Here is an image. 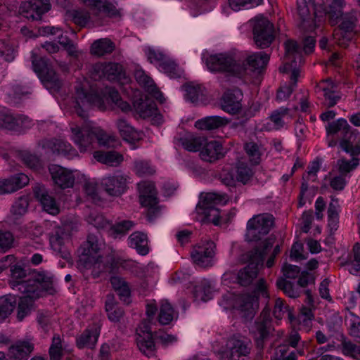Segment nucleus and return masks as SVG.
Masks as SVG:
<instances>
[{
  "label": "nucleus",
  "mask_w": 360,
  "mask_h": 360,
  "mask_svg": "<svg viewBox=\"0 0 360 360\" xmlns=\"http://www.w3.org/2000/svg\"><path fill=\"white\" fill-rule=\"evenodd\" d=\"M112 105L123 112L131 110L130 105L122 101L118 91L112 87H105L101 94L93 91L86 93L83 89L77 90L75 110L77 115L83 119L87 117V111L91 108L104 111L113 108Z\"/></svg>",
  "instance_id": "1"
},
{
  "label": "nucleus",
  "mask_w": 360,
  "mask_h": 360,
  "mask_svg": "<svg viewBox=\"0 0 360 360\" xmlns=\"http://www.w3.org/2000/svg\"><path fill=\"white\" fill-rule=\"evenodd\" d=\"M90 6L91 13L85 9H76L69 12L72 21L79 27L89 23L103 25L107 17L117 16L119 13L115 6L108 0H81Z\"/></svg>",
  "instance_id": "2"
},
{
  "label": "nucleus",
  "mask_w": 360,
  "mask_h": 360,
  "mask_svg": "<svg viewBox=\"0 0 360 360\" xmlns=\"http://www.w3.org/2000/svg\"><path fill=\"white\" fill-rule=\"evenodd\" d=\"M206 65L211 72L238 77H242L247 71L243 56L236 50L210 55L206 59Z\"/></svg>",
  "instance_id": "3"
},
{
  "label": "nucleus",
  "mask_w": 360,
  "mask_h": 360,
  "mask_svg": "<svg viewBox=\"0 0 360 360\" xmlns=\"http://www.w3.org/2000/svg\"><path fill=\"white\" fill-rule=\"evenodd\" d=\"M70 129L71 140L82 153L86 151L95 140L103 146H108L111 141V137L103 129L90 122H85L82 127L71 122Z\"/></svg>",
  "instance_id": "4"
},
{
  "label": "nucleus",
  "mask_w": 360,
  "mask_h": 360,
  "mask_svg": "<svg viewBox=\"0 0 360 360\" xmlns=\"http://www.w3.org/2000/svg\"><path fill=\"white\" fill-rule=\"evenodd\" d=\"M285 54L283 65L280 68V71L290 72L291 85L281 86L276 95L278 101H285L291 95L293 86L296 85L297 78L300 76V70L297 68V63H302V51L297 44L292 40H288L285 43Z\"/></svg>",
  "instance_id": "5"
},
{
  "label": "nucleus",
  "mask_w": 360,
  "mask_h": 360,
  "mask_svg": "<svg viewBox=\"0 0 360 360\" xmlns=\"http://www.w3.org/2000/svg\"><path fill=\"white\" fill-rule=\"evenodd\" d=\"M275 238L270 236L254 250L245 255L246 261L248 262L247 266L240 270L238 273V282L241 285H248L257 277L258 266L262 265L264 255L267 250L272 247Z\"/></svg>",
  "instance_id": "6"
},
{
  "label": "nucleus",
  "mask_w": 360,
  "mask_h": 360,
  "mask_svg": "<svg viewBox=\"0 0 360 360\" xmlns=\"http://www.w3.org/2000/svg\"><path fill=\"white\" fill-rule=\"evenodd\" d=\"M103 244L95 236H89L81 247V253L78 259L79 266L85 269H92V273L95 275L104 271L106 264L103 261Z\"/></svg>",
  "instance_id": "7"
},
{
  "label": "nucleus",
  "mask_w": 360,
  "mask_h": 360,
  "mask_svg": "<svg viewBox=\"0 0 360 360\" xmlns=\"http://www.w3.org/2000/svg\"><path fill=\"white\" fill-rule=\"evenodd\" d=\"M26 276L25 271L19 265H13L11 267L10 285L13 289H17L21 292L34 293L37 295L38 289H46L49 285V278L41 274L32 276L26 281L22 278Z\"/></svg>",
  "instance_id": "8"
},
{
  "label": "nucleus",
  "mask_w": 360,
  "mask_h": 360,
  "mask_svg": "<svg viewBox=\"0 0 360 360\" xmlns=\"http://www.w3.org/2000/svg\"><path fill=\"white\" fill-rule=\"evenodd\" d=\"M268 297L266 284L263 279L259 280L255 290L252 293H244L235 297L233 307L240 311L247 319H252L259 307L258 297Z\"/></svg>",
  "instance_id": "9"
},
{
  "label": "nucleus",
  "mask_w": 360,
  "mask_h": 360,
  "mask_svg": "<svg viewBox=\"0 0 360 360\" xmlns=\"http://www.w3.org/2000/svg\"><path fill=\"white\" fill-rule=\"evenodd\" d=\"M229 200L226 194L207 193L201 195L198 204V212L204 215V221L218 225L220 222V212L216 207L217 205H225Z\"/></svg>",
  "instance_id": "10"
},
{
  "label": "nucleus",
  "mask_w": 360,
  "mask_h": 360,
  "mask_svg": "<svg viewBox=\"0 0 360 360\" xmlns=\"http://www.w3.org/2000/svg\"><path fill=\"white\" fill-rule=\"evenodd\" d=\"M346 5L345 0H319L314 5L315 22L322 21L328 16L330 24L335 25L342 17L343 8Z\"/></svg>",
  "instance_id": "11"
},
{
  "label": "nucleus",
  "mask_w": 360,
  "mask_h": 360,
  "mask_svg": "<svg viewBox=\"0 0 360 360\" xmlns=\"http://www.w3.org/2000/svg\"><path fill=\"white\" fill-rule=\"evenodd\" d=\"M341 148L352 156L351 160L341 158L337 161V168L339 174L349 179L350 172L354 171L359 165L360 140L354 143L349 139H345L340 142Z\"/></svg>",
  "instance_id": "12"
},
{
  "label": "nucleus",
  "mask_w": 360,
  "mask_h": 360,
  "mask_svg": "<svg viewBox=\"0 0 360 360\" xmlns=\"http://www.w3.org/2000/svg\"><path fill=\"white\" fill-rule=\"evenodd\" d=\"M274 224V217L269 214L254 216L247 224L246 239L248 241L262 240L269 233Z\"/></svg>",
  "instance_id": "13"
},
{
  "label": "nucleus",
  "mask_w": 360,
  "mask_h": 360,
  "mask_svg": "<svg viewBox=\"0 0 360 360\" xmlns=\"http://www.w3.org/2000/svg\"><path fill=\"white\" fill-rule=\"evenodd\" d=\"M253 37L257 47H268L274 39V26L264 17H256L253 23Z\"/></svg>",
  "instance_id": "14"
},
{
  "label": "nucleus",
  "mask_w": 360,
  "mask_h": 360,
  "mask_svg": "<svg viewBox=\"0 0 360 360\" xmlns=\"http://www.w3.org/2000/svg\"><path fill=\"white\" fill-rule=\"evenodd\" d=\"M271 330L269 313L264 310L251 328V333L253 335L257 349L260 350L264 349L265 342L270 335Z\"/></svg>",
  "instance_id": "15"
},
{
  "label": "nucleus",
  "mask_w": 360,
  "mask_h": 360,
  "mask_svg": "<svg viewBox=\"0 0 360 360\" xmlns=\"http://www.w3.org/2000/svg\"><path fill=\"white\" fill-rule=\"evenodd\" d=\"M122 74V66L116 63H97L91 69V76L95 80L105 78L117 81L121 79Z\"/></svg>",
  "instance_id": "16"
},
{
  "label": "nucleus",
  "mask_w": 360,
  "mask_h": 360,
  "mask_svg": "<svg viewBox=\"0 0 360 360\" xmlns=\"http://www.w3.org/2000/svg\"><path fill=\"white\" fill-rule=\"evenodd\" d=\"M215 245L212 241H206L194 247L191 257L200 267L207 268L213 265Z\"/></svg>",
  "instance_id": "17"
},
{
  "label": "nucleus",
  "mask_w": 360,
  "mask_h": 360,
  "mask_svg": "<svg viewBox=\"0 0 360 360\" xmlns=\"http://www.w3.org/2000/svg\"><path fill=\"white\" fill-rule=\"evenodd\" d=\"M101 184L109 195L118 197L127 191V176L116 173L103 177Z\"/></svg>",
  "instance_id": "18"
},
{
  "label": "nucleus",
  "mask_w": 360,
  "mask_h": 360,
  "mask_svg": "<svg viewBox=\"0 0 360 360\" xmlns=\"http://www.w3.org/2000/svg\"><path fill=\"white\" fill-rule=\"evenodd\" d=\"M51 8L49 0H30L20 6L21 14L28 20H39Z\"/></svg>",
  "instance_id": "19"
},
{
  "label": "nucleus",
  "mask_w": 360,
  "mask_h": 360,
  "mask_svg": "<svg viewBox=\"0 0 360 360\" xmlns=\"http://www.w3.org/2000/svg\"><path fill=\"white\" fill-rule=\"evenodd\" d=\"M41 67L38 65L37 60H33V69L41 79L47 88L58 89L60 87L62 82L56 72L50 68L46 60H40Z\"/></svg>",
  "instance_id": "20"
},
{
  "label": "nucleus",
  "mask_w": 360,
  "mask_h": 360,
  "mask_svg": "<svg viewBox=\"0 0 360 360\" xmlns=\"http://www.w3.org/2000/svg\"><path fill=\"white\" fill-rule=\"evenodd\" d=\"M242 96L241 91L238 89L226 91L221 100V109L231 115L239 113L242 108Z\"/></svg>",
  "instance_id": "21"
},
{
  "label": "nucleus",
  "mask_w": 360,
  "mask_h": 360,
  "mask_svg": "<svg viewBox=\"0 0 360 360\" xmlns=\"http://www.w3.org/2000/svg\"><path fill=\"white\" fill-rule=\"evenodd\" d=\"M200 155L202 160L214 162L225 155V150L220 141L217 140L207 141L205 139Z\"/></svg>",
  "instance_id": "22"
},
{
  "label": "nucleus",
  "mask_w": 360,
  "mask_h": 360,
  "mask_svg": "<svg viewBox=\"0 0 360 360\" xmlns=\"http://www.w3.org/2000/svg\"><path fill=\"white\" fill-rule=\"evenodd\" d=\"M316 92L324 97V103L328 108L334 106L340 98L336 86L330 79L319 82L316 86Z\"/></svg>",
  "instance_id": "23"
},
{
  "label": "nucleus",
  "mask_w": 360,
  "mask_h": 360,
  "mask_svg": "<svg viewBox=\"0 0 360 360\" xmlns=\"http://www.w3.org/2000/svg\"><path fill=\"white\" fill-rule=\"evenodd\" d=\"M326 131L328 137L333 138L334 135L339 132L343 134L344 137L342 140L347 139H349L351 142L354 143L356 136V131L352 130V127L347 123V121L344 118H340L335 121L328 122L326 125Z\"/></svg>",
  "instance_id": "24"
},
{
  "label": "nucleus",
  "mask_w": 360,
  "mask_h": 360,
  "mask_svg": "<svg viewBox=\"0 0 360 360\" xmlns=\"http://www.w3.org/2000/svg\"><path fill=\"white\" fill-rule=\"evenodd\" d=\"M49 172L54 183L61 188L72 187L75 182L72 172L58 165L49 167Z\"/></svg>",
  "instance_id": "25"
},
{
  "label": "nucleus",
  "mask_w": 360,
  "mask_h": 360,
  "mask_svg": "<svg viewBox=\"0 0 360 360\" xmlns=\"http://www.w3.org/2000/svg\"><path fill=\"white\" fill-rule=\"evenodd\" d=\"M227 345L230 360H245L251 351V343L245 340L231 338Z\"/></svg>",
  "instance_id": "26"
},
{
  "label": "nucleus",
  "mask_w": 360,
  "mask_h": 360,
  "mask_svg": "<svg viewBox=\"0 0 360 360\" xmlns=\"http://www.w3.org/2000/svg\"><path fill=\"white\" fill-rule=\"evenodd\" d=\"M138 188L141 205L150 209H155L158 204V199L154 184L150 181H141L138 184Z\"/></svg>",
  "instance_id": "27"
},
{
  "label": "nucleus",
  "mask_w": 360,
  "mask_h": 360,
  "mask_svg": "<svg viewBox=\"0 0 360 360\" xmlns=\"http://www.w3.org/2000/svg\"><path fill=\"white\" fill-rule=\"evenodd\" d=\"M34 195L40 202L43 209L48 213L56 215L59 213V205L55 198L44 186H37L34 188Z\"/></svg>",
  "instance_id": "28"
},
{
  "label": "nucleus",
  "mask_w": 360,
  "mask_h": 360,
  "mask_svg": "<svg viewBox=\"0 0 360 360\" xmlns=\"http://www.w3.org/2000/svg\"><path fill=\"white\" fill-rule=\"evenodd\" d=\"M101 328L98 324H94L86 328L76 338V345L78 348L83 349L85 347L94 348L98 341L100 335Z\"/></svg>",
  "instance_id": "29"
},
{
  "label": "nucleus",
  "mask_w": 360,
  "mask_h": 360,
  "mask_svg": "<svg viewBox=\"0 0 360 360\" xmlns=\"http://www.w3.org/2000/svg\"><path fill=\"white\" fill-rule=\"evenodd\" d=\"M134 77L136 82L143 86L149 94L160 103H163L165 98L162 94L154 84L153 79L146 74V72L140 68H137L134 71Z\"/></svg>",
  "instance_id": "30"
},
{
  "label": "nucleus",
  "mask_w": 360,
  "mask_h": 360,
  "mask_svg": "<svg viewBox=\"0 0 360 360\" xmlns=\"http://www.w3.org/2000/svg\"><path fill=\"white\" fill-rule=\"evenodd\" d=\"M137 331L143 333V335H141L139 332H138V338L136 339L137 345L140 351L146 356H152L155 351V343L153 339L150 329L148 325H144V330H142L141 328H139Z\"/></svg>",
  "instance_id": "31"
},
{
  "label": "nucleus",
  "mask_w": 360,
  "mask_h": 360,
  "mask_svg": "<svg viewBox=\"0 0 360 360\" xmlns=\"http://www.w3.org/2000/svg\"><path fill=\"white\" fill-rule=\"evenodd\" d=\"M128 245L136 250L141 255H146L150 251L148 239L144 233L136 231L128 238Z\"/></svg>",
  "instance_id": "32"
},
{
  "label": "nucleus",
  "mask_w": 360,
  "mask_h": 360,
  "mask_svg": "<svg viewBox=\"0 0 360 360\" xmlns=\"http://www.w3.org/2000/svg\"><path fill=\"white\" fill-rule=\"evenodd\" d=\"M116 125L120 136L126 141L130 143H134L141 139V132L135 129L127 122V120L119 119L116 122Z\"/></svg>",
  "instance_id": "33"
},
{
  "label": "nucleus",
  "mask_w": 360,
  "mask_h": 360,
  "mask_svg": "<svg viewBox=\"0 0 360 360\" xmlns=\"http://www.w3.org/2000/svg\"><path fill=\"white\" fill-rule=\"evenodd\" d=\"M46 145L53 153L64 155L68 159H72L77 156V150L66 141L56 139L48 141Z\"/></svg>",
  "instance_id": "34"
},
{
  "label": "nucleus",
  "mask_w": 360,
  "mask_h": 360,
  "mask_svg": "<svg viewBox=\"0 0 360 360\" xmlns=\"http://www.w3.org/2000/svg\"><path fill=\"white\" fill-rule=\"evenodd\" d=\"M94 158L98 162L111 167H117L124 160L123 155L115 150L96 151L94 153Z\"/></svg>",
  "instance_id": "35"
},
{
  "label": "nucleus",
  "mask_w": 360,
  "mask_h": 360,
  "mask_svg": "<svg viewBox=\"0 0 360 360\" xmlns=\"http://www.w3.org/2000/svg\"><path fill=\"white\" fill-rule=\"evenodd\" d=\"M42 290L38 289L36 296L34 293L22 292L25 295L20 297L18 307L17 318L19 321H22L30 314L33 300L41 296Z\"/></svg>",
  "instance_id": "36"
},
{
  "label": "nucleus",
  "mask_w": 360,
  "mask_h": 360,
  "mask_svg": "<svg viewBox=\"0 0 360 360\" xmlns=\"http://www.w3.org/2000/svg\"><path fill=\"white\" fill-rule=\"evenodd\" d=\"M115 49V43L108 38H101L93 42L91 53L98 57L111 53Z\"/></svg>",
  "instance_id": "37"
},
{
  "label": "nucleus",
  "mask_w": 360,
  "mask_h": 360,
  "mask_svg": "<svg viewBox=\"0 0 360 360\" xmlns=\"http://www.w3.org/2000/svg\"><path fill=\"white\" fill-rule=\"evenodd\" d=\"M228 120L219 116H210L195 122L196 128L201 130H212L227 124Z\"/></svg>",
  "instance_id": "38"
},
{
  "label": "nucleus",
  "mask_w": 360,
  "mask_h": 360,
  "mask_svg": "<svg viewBox=\"0 0 360 360\" xmlns=\"http://www.w3.org/2000/svg\"><path fill=\"white\" fill-rule=\"evenodd\" d=\"M32 345L27 342H18L9 347L8 356L11 359L21 360L32 351Z\"/></svg>",
  "instance_id": "39"
},
{
  "label": "nucleus",
  "mask_w": 360,
  "mask_h": 360,
  "mask_svg": "<svg viewBox=\"0 0 360 360\" xmlns=\"http://www.w3.org/2000/svg\"><path fill=\"white\" fill-rule=\"evenodd\" d=\"M244 150L252 164L258 165L261 162V157L264 151L261 143L249 141L244 144Z\"/></svg>",
  "instance_id": "40"
},
{
  "label": "nucleus",
  "mask_w": 360,
  "mask_h": 360,
  "mask_svg": "<svg viewBox=\"0 0 360 360\" xmlns=\"http://www.w3.org/2000/svg\"><path fill=\"white\" fill-rule=\"evenodd\" d=\"M134 106L136 112L143 118L149 117L155 115L158 110L155 102L147 98L136 101Z\"/></svg>",
  "instance_id": "41"
},
{
  "label": "nucleus",
  "mask_w": 360,
  "mask_h": 360,
  "mask_svg": "<svg viewBox=\"0 0 360 360\" xmlns=\"http://www.w3.org/2000/svg\"><path fill=\"white\" fill-rule=\"evenodd\" d=\"M243 58H245L243 57ZM269 60V56L264 52L254 53L246 58L247 64L252 70H261L267 65ZM245 59H244V62Z\"/></svg>",
  "instance_id": "42"
},
{
  "label": "nucleus",
  "mask_w": 360,
  "mask_h": 360,
  "mask_svg": "<svg viewBox=\"0 0 360 360\" xmlns=\"http://www.w3.org/2000/svg\"><path fill=\"white\" fill-rule=\"evenodd\" d=\"M176 318L177 313L174 311L171 304L167 300H162L160 302L159 322L162 325H167Z\"/></svg>",
  "instance_id": "43"
},
{
  "label": "nucleus",
  "mask_w": 360,
  "mask_h": 360,
  "mask_svg": "<svg viewBox=\"0 0 360 360\" xmlns=\"http://www.w3.org/2000/svg\"><path fill=\"white\" fill-rule=\"evenodd\" d=\"M110 283L113 289L117 292L121 300L129 302L130 297V288L128 283L119 276H112Z\"/></svg>",
  "instance_id": "44"
},
{
  "label": "nucleus",
  "mask_w": 360,
  "mask_h": 360,
  "mask_svg": "<svg viewBox=\"0 0 360 360\" xmlns=\"http://www.w3.org/2000/svg\"><path fill=\"white\" fill-rule=\"evenodd\" d=\"M17 297L7 295L0 297V322L6 319L16 306Z\"/></svg>",
  "instance_id": "45"
},
{
  "label": "nucleus",
  "mask_w": 360,
  "mask_h": 360,
  "mask_svg": "<svg viewBox=\"0 0 360 360\" xmlns=\"http://www.w3.org/2000/svg\"><path fill=\"white\" fill-rule=\"evenodd\" d=\"M108 317L112 322H118L124 315V311L114 300L112 295H108L105 302Z\"/></svg>",
  "instance_id": "46"
},
{
  "label": "nucleus",
  "mask_w": 360,
  "mask_h": 360,
  "mask_svg": "<svg viewBox=\"0 0 360 360\" xmlns=\"http://www.w3.org/2000/svg\"><path fill=\"white\" fill-rule=\"evenodd\" d=\"M66 236L63 229L60 227L54 226V229L49 234V242L51 248L58 252L62 251L63 246L65 243V238Z\"/></svg>",
  "instance_id": "47"
},
{
  "label": "nucleus",
  "mask_w": 360,
  "mask_h": 360,
  "mask_svg": "<svg viewBox=\"0 0 360 360\" xmlns=\"http://www.w3.org/2000/svg\"><path fill=\"white\" fill-rule=\"evenodd\" d=\"M194 297L195 300L206 302L212 297V288L209 281H202L194 289Z\"/></svg>",
  "instance_id": "48"
},
{
  "label": "nucleus",
  "mask_w": 360,
  "mask_h": 360,
  "mask_svg": "<svg viewBox=\"0 0 360 360\" xmlns=\"http://www.w3.org/2000/svg\"><path fill=\"white\" fill-rule=\"evenodd\" d=\"M16 122V115H13L8 110H0V128L15 131L18 126Z\"/></svg>",
  "instance_id": "49"
},
{
  "label": "nucleus",
  "mask_w": 360,
  "mask_h": 360,
  "mask_svg": "<svg viewBox=\"0 0 360 360\" xmlns=\"http://www.w3.org/2000/svg\"><path fill=\"white\" fill-rule=\"evenodd\" d=\"M205 88L200 84H188L186 86V98L191 102L196 103L202 100Z\"/></svg>",
  "instance_id": "50"
},
{
  "label": "nucleus",
  "mask_w": 360,
  "mask_h": 360,
  "mask_svg": "<svg viewBox=\"0 0 360 360\" xmlns=\"http://www.w3.org/2000/svg\"><path fill=\"white\" fill-rule=\"evenodd\" d=\"M349 334L360 343V318L350 313L346 318Z\"/></svg>",
  "instance_id": "51"
},
{
  "label": "nucleus",
  "mask_w": 360,
  "mask_h": 360,
  "mask_svg": "<svg viewBox=\"0 0 360 360\" xmlns=\"http://www.w3.org/2000/svg\"><path fill=\"white\" fill-rule=\"evenodd\" d=\"M205 139L202 136H190L186 138L183 142V147L190 152H196L202 149Z\"/></svg>",
  "instance_id": "52"
},
{
  "label": "nucleus",
  "mask_w": 360,
  "mask_h": 360,
  "mask_svg": "<svg viewBox=\"0 0 360 360\" xmlns=\"http://www.w3.org/2000/svg\"><path fill=\"white\" fill-rule=\"evenodd\" d=\"M134 170L139 176L151 175L155 172V169L150 162L143 160L134 161Z\"/></svg>",
  "instance_id": "53"
},
{
  "label": "nucleus",
  "mask_w": 360,
  "mask_h": 360,
  "mask_svg": "<svg viewBox=\"0 0 360 360\" xmlns=\"http://www.w3.org/2000/svg\"><path fill=\"white\" fill-rule=\"evenodd\" d=\"M288 347L287 345H280L276 350L274 360H297L295 352L288 353Z\"/></svg>",
  "instance_id": "54"
},
{
  "label": "nucleus",
  "mask_w": 360,
  "mask_h": 360,
  "mask_svg": "<svg viewBox=\"0 0 360 360\" xmlns=\"http://www.w3.org/2000/svg\"><path fill=\"white\" fill-rule=\"evenodd\" d=\"M28 205L27 198L20 197L14 202L11 207V212L16 217H19L25 214Z\"/></svg>",
  "instance_id": "55"
},
{
  "label": "nucleus",
  "mask_w": 360,
  "mask_h": 360,
  "mask_svg": "<svg viewBox=\"0 0 360 360\" xmlns=\"http://www.w3.org/2000/svg\"><path fill=\"white\" fill-rule=\"evenodd\" d=\"M14 237L10 231H0V252H5L12 248L14 244Z\"/></svg>",
  "instance_id": "56"
},
{
  "label": "nucleus",
  "mask_w": 360,
  "mask_h": 360,
  "mask_svg": "<svg viewBox=\"0 0 360 360\" xmlns=\"http://www.w3.org/2000/svg\"><path fill=\"white\" fill-rule=\"evenodd\" d=\"M160 66L170 77H180L182 75V70L174 61L165 60Z\"/></svg>",
  "instance_id": "57"
},
{
  "label": "nucleus",
  "mask_w": 360,
  "mask_h": 360,
  "mask_svg": "<svg viewBox=\"0 0 360 360\" xmlns=\"http://www.w3.org/2000/svg\"><path fill=\"white\" fill-rule=\"evenodd\" d=\"M288 108H281L273 112L270 120L274 123L275 129H278L283 127V119L288 115Z\"/></svg>",
  "instance_id": "58"
},
{
  "label": "nucleus",
  "mask_w": 360,
  "mask_h": 360,
  "mask_svg": "<svg viewBox=\"0 0 360 360\" xmlns=\"http://www.w3.org/2000/svg\"><path fill=\"white\" fill-rule=\"evenodd\" d=\"M276 285L290 297L295 298L299 296L298 290L293 288L291 282L286 281L285 278H281L278 279Z\"/></svg>",
  "instance_id": "59"
},
{
  "label": "nucleus",
  "mask_w": 360,
  "mask_h": 360,
  "mask_svg": "<svg viewBox=\"0 0 360 360\" xmlns=\"http://www.w3.org/2000/svg\"><path fill=\"white\" fill-rule=\"evenodd\" d=\"M261 1L262 0H229V4L232 10L238 11L243 8L258 6Z\"/></svg>",
  "instance_id": "60"
},
{
  "label": "nucleus",
  "mask_w": 360,
  "mask_h": 360,
  "mask_svg": "<svg viewBox=\"0 0 360 360\" xmlns=\"http://www.w3.org/2000/svg\"><path fill=\"white\" fill-rule=\"evenodd\" d=\"M343 353L350 356L354 359L360 360V346L352 342L351 341H343L342 343Z\"/></svg>",
  "instance_id": "61"
},
{
  "label": "nucleus",
  "mask_w": 360,
  "mask_h": 360,
  "mask_svg": "<svg viewBox=\"0 0 360 360\" xmlns=\"http://www.w3.org/2000/svg\"><path fill=\"white\" fill-rule=\"evenodd\" d=\"M84 192L88 198L94 202H98L100 200V196L98 191L97 184L94 181H86L84 186Z\"/></svg>",
  "instance_id": "62"
},
{
  "label": "nucleus",
  "mask_w": 360,
  "mask_h": 360,
  "mask_svg": "<svg viewBox=\"0 0 360 360\" xmlns=\"http://www.w3.org/2000/svg\"><path fill=\"white\" fill-rule=\"evenodd\" d=\"M0 56L8 62L12 61L15 58L13 47L4 40H0Z\"/></svg>",
  "instance_id": "63"
},
{
  "label": "nucleus",
  "mask_w": 360,
  "mask_h": 360,
  "mask_svg": "<svg viewBox=\"0 0 360 360\" xmlns=\"http://www.w3.org/2000/svg\"><path fill=\"white\" fill-rule=\"evenodd\" d=\"M252 169L246 165H240L237 168L236 179L243 184H246L252 176Z\"/></svg>",
  "instance_id": "64"
}]
</instances>
